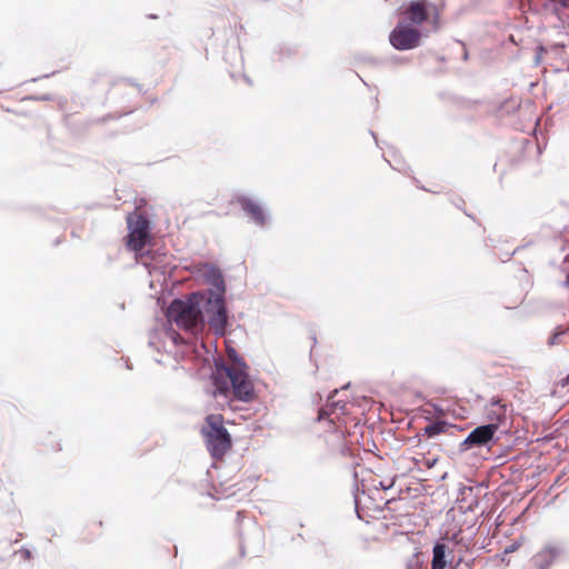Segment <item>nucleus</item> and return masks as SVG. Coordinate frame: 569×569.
<instances>
[{"mask_svg": "<svg viewBox=\"0 0 569 569\" xmlns=\"http://www.w3.org/2000/svg\"><path fill=\"white\" fill-rule=\"evenodd\" d=\"M17 555H19L21 558H23L24 560H29L30 557H31V553L29 550L27 549H21L17 552Z\"/></svg>", "mask_w": 569, "mask_h": 569, "instance_id": "a211bd4d", "label": "nucleus"}, {"mask_svg": "<svg viewBox=\"0 0 569 569\" xmlns=\"http://www.w3.org/2000/svg\"><path fill=\"white\" fill-rule=\"evenodd\" d=\"M422 562L418 553H412L405 561V569H421Z\"/></svg>", "mask_w": 569, "mask_h": 569, "instance_id": "dca6fc26", "label": "nucleus"}, {"mask_svg": "<svg viewBox=\"0 0 569 569\" xmlns=\"http://www.w3.org/2000/svg\"><path fill=\"white\" fill-rule=\"evenodd\" d=\"M405 20L412 26L431 21L437 29L440 24L441 8L428 0H412L402 11Z\"/></svg>", "mask_w": 569, "mask_h": 569, "instance_id": "20e7f679", "label": "nucleus"}, {"mask_svg": "<svg viewBox=\"0 0 569 569\" xmlns=\"http://www.w3.org/2000/svg\"><path fill=\"white\" fill-rule=\"evenodd\" d=\"M200 432L212 458L222 459L231 450L232 439L224 427L222 415H208Z\"/></svg>", "mask_w": 569, "mask_h": 569, "instance_id": "f03ea898", "label": "nucleus"}, {"mask_svg": "<svg viewBox=\"0 0 569 569\" xmlns=\"http://www.w3.org/2000/svg\"><path fill=\"white\" fill-rule=\"evenodd\" d=\"M167 317L177 327L191 332L197 331L203 325V315L198 302L192 299L173 300L168 308Z\"/></svg>", "mask_w": 569, "mask_h": 569, "instance_id": "7ed1b4c3", "label": "nucleus"}, {"mask_svg": "<svg viewBox=\"0 0 569 569\" xmlns=\"http://www.w3.org/2000/svg\"><path fill=\"white\" fill-rule=\"evenodd\" d=\"M129 233L127 247L136 252L141 251L150 238V221L141 213H130L127 217Z\"/></svg>", "mask_w": 569, "mask_h": 569, "instance_id": "423d86ee", "label": "nucleus"}, {"mask_svg": "<svg viewBox=\"0 0 569 569\" xmlns=\"http://www.w3.org/2000/svg\"><path fill=\"white\" fill-rule=\"evenodd\" d=\"M240 204L243 211L259 226L266 223V214L261 206L249 198L240 199Z\"/></svg>", "mask_w": 569, "mask_h": 569, "instance_id": "f8f14e48", "label": "nucleus"}, {"mask_svg": "<svg viewBox=\"0 0 569 569\" xmlns=\"http://www.w3.org/2000/svg\"><path fill=\"white\" fill-rule=\"evenodd\" d=\"M562 386H569V375L562 379Z\"/></svg>", "mask_w": 569, "mask_h": 569, "instance_id": "412c9836", "label": "nucleus"}, {"mask_svg": "<svg viewBox=\"0 0 569 569\" xmlns=\"http://www.w3.org/2000/svg\"><path fill=\"white\" fill-rule=\"evenodd\" d=\"M212 396L222 401L218 402L220 409L231 406L233 400L248 402L253 399V386L247 372L239 366H217L211 376Z\"/></svg>", "mask_w": 569, "mask_h": 569, "instance_id": "f257e3e1", "label": "nucleus"}, {"mask_svg": "<svg viewBox=\"0 0 569 569\" xmlns=\"http://www.w3.org/2000/svg\"><path fill=\"white\" fill-rule=\"evenodd\" d=\"M447 427H448L447 422L436 421V422H432V423H429L428 426H426L423 428V432L428 437H435V436L446 432Z\"/></svg>", "mask_w": 569, "mask_h": 569, "instance_id": "4468645a", "label": "nucleus"}, {"mask_svg": "<svg viewBox=\"0 0 569 569\" xmlns=\"http://www.w3.org/2000/svg\"><path fill=\"white\" fill-rule=\"evenodd\" d=\"M563 333H565V330L555 332V333L550 337V339H549V345H550V346H555V345L560 343V339H561V337H562V335H563Z\"/></svg>", "mask_w": 569, "mask_h": 569, "instance_id": "f3484780", "label": "nucleus"}, {"mask_svg": "<svg viewBox=\"0 0 569 569\" xmlns=\"http://www.w3.org/2000/svg\"><path fill=\"white\" fill-rule=\"evenodd\" d=\"M446 565V546L437 543L433 548L431 569H445Z\"/></svg>", "mask_w": 569, "mask_h": 569, "instance_id": "ddd939ff", "label": "nucleus"}, {"mask_svg": "<svg viewBox=\"0 0 569 569\" xmlns=\"http://www.w3.org/2000/svg\"><path fill=\"white\" fill-rule=\"evenodd\" d=\"M421 32L409 24L398 23V26L390 32V44L397 50H410L420 44Z\"/></svg>", "mask_w": 569, "mask_h": 569, "instance_id": "0eeeda50", "label": "nucleus"}, {"mask_svg": "<svg viewBox=\"0 0 569 569\" xmlns=\"http://www.w3.org/2000/svg\"><path fill=\"white\" fill-rule=\"evenodd\" d=\"M563 6H569V0H562Z\"/></svg>", "mask_w": 569, "mask_h": 569, "instance_id": "4be33fe9", "label": "nucleus"}, {"mask_svg": "<svg viewBox=\"0 0 569 569\" xmlns=\"http://www.w3.org/2000/svg\"><path fill=\"white\" fill-rule=\"evenodd\" d=\"M201 273L204 277L206 281L214 287L216 290L213 292H224V281L222 274L218 268L211 264H203L201 268Z\"/></svg>", "mask_w": 569, "mask_h": 569, "instance_id": "9b49d317", "label": "nucleus"}, {"mask_svg": "<svg viewBox=\"0 0 569 569\" xmlns=\"http://www.w3.org/2000/svg\"><path fill=\"white\" fill-rule=\"evenodd\" d=\"M42 445L48 452H58L61 450V445L59 441L51 435L47 436L42 440Z\"/></svg>", "mask_w": 569, "mask_h": 569, "instance_id": "2eb2a0df", "label": "nucleus"}, {"mask_svg": "<svg viewBox=\"0 0 569 569\" xmlns=\"http://www.w3.org/2000/svg\"><path fill=\"white\" fill-rule=\"evenodd\" d=\"M223 295L224 292H213V290H210L203 307L210 328L220 337L224 336L228 325Z\"/></svg>", "mask_w": 569, "mask_h": 569, "instance_id": "39448f33", "label": "nucleus"}, {"mask_svg": "<svg viewBox=\"0 0 569 569\" xmlns=\"http://www.w3.org/2000/svg\"><path fill=\"white\" fill-rule=\"evenodd\" d=\"M379 486L385 490L389 489L393 486V480H389L388 482L380 481Z\"/></svg>", "mask_w": 569, "mask_h": 569, "instance_id": "6ab92c4d", "label": "nucleus"}, {"mask_svg": "<svg viewBox=\"0 0 569 569\" xmlns=\"http://www.w3.org/2000/svg\"><path fill=\"white\" fill-rule=\"evenodd\" d=\"M327 416V411L325 409H321L319 412V419H323Z\"/></svg>", "mask_w": 569, "mask_h": 569, "instance_id": "aec40b11", "label": "nucleus"}, {"mask_svg": "<svg viewBox=\"0 0 569 569\" xmlns=\"http://www.w3.org/2000/svg\"><path fill=\"white\" fill-rule=\"evenodd\" d=\"M495 425H485L473 429L461 443L465 449L481 447L492 440L496 433Z\"/></svg>", "mask_w": 569, "mask_h": 569, "instance_id": "6e6552de", "label": "nucleus"}, {"mask_svg": "<svg viewBox=\"0 0 569 569\" xmlns=\"http://www.w3.org/2000/svg\"><path fill=\"white\" fill-rule=\"evenodd\" d=\"M486 415L488 425H495V429L498 430L507 419V406L501 400H491L487 406Z\"/></svg>", "mask_w": 569, "mask_h": 569, "instance_id": "1a4fd4ad", "label": "nucleus"}, {"mask_svg": "<svg viewBox=\"0 0 569 569\" xmlns=\"http://www.w3.org/2000/svg\"><path fill=\"white\" fill-rule=\"evenodd\" d=\"M560 552L561 550L559 547L547 546L533 557V563L538 569H548L558 558Z\"/></svg>", "mask_w": 569, "mask_h": 569, "instance_id": "9d476101", "label": "nucleus"}]
</instances>
